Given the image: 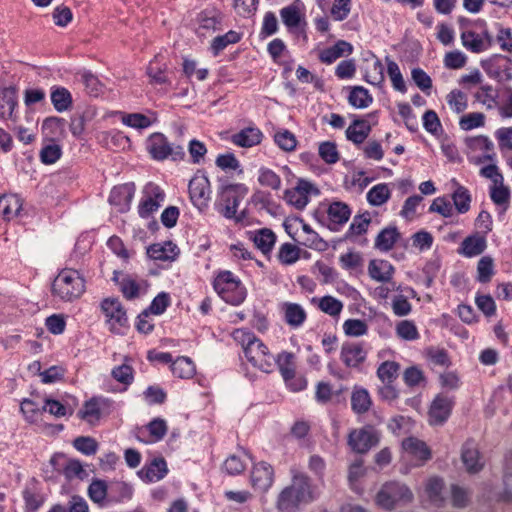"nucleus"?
Wrapping results in <instances>:
<instances>
[{
    "mask_svg": "<svg viewBox=\"0 0 512 512\" xmlns=\"http://www.w3.org/2000/svg\"><path fill=\"white\" fill-rule=\"evenodd\" d=\"M85 292V279L71 268H64L52 283V294L63 301H72Z\"/></svg>",
    "mask_w": 512,
    "mask_h": 512,
    "instance_id": "nucleus-1",
    "label": "nucleus"
},
{
    "mask_svg": "<svg viewBox=\"0 0 512 512\" xmlns=\"http://www.w3.org/2000/svg\"><path fill=\"white\" fill-rule=\"evenodd\" d=\"M248 193L246 185L241 183H222L218 188L215 209L226 219L235 216L240 201Z\"/></svg>",
    "mask_w": 512,
    "mask_h": 512,
    "instance_id": "nucleus-2",
    "label": "nucleus"
},
{
    "mask_svg": "<svg viewBox=\"0 0 512 512\" xmlns=\"http://www.w3.org/2000/svg\"><path fill=\"white\" fill-rule=\"evenodd\" d=\"M381 433L373 425L366 424L361 428H353L347 436V445L352 452L365 455L379 445Z\"/></svg>",
    "mask_w": 512,
    "mask_h": 512,
    "instance_id": "nucleus-3",
    "label": "nucleus"
},
{
    "mask_svg": "<svg viewBox=\"0 0 512 512\" xmlns=\"http://www.w3.org/2000/svg\"><path fill=\"white\" fill-rule=\"evenodd\" d=\"M121 123L130 128H148L152 125L158 124L155 113L149 112L148 114L131 113L127 114L121 111H113L104 114L96 124L99 125H116Z\"/></svg>",
    "mask_w": 512,
    "mask_h": 512,
    "instance_id": "nucleus-4",
    "label": "nucleus"
},
{
    "mask_svg": "<svg viewBox=\"0 0 512 512\" xmlns=\"http://www.w3.org/2000/svg\"><path fill=\"white\" fill-rule=\"evenodd\" d=\"M147 149L155 160H165L170 157L173 161H178L183 160L185 157L183 147L170 142L168 138L160 132H155L150 135L147 141Z\"/></svg>",
    "mask_w": 512,
    "mask_h": 512,
    "instance_id": "nucleus-5",
    "label": "nucleus"
},
{
    "mask_svg": "<svg viewBox=\"0 0 512 512\" xmlns=\"http://www.w3.org/2000/svg\"><path fill=\"white\" fill-rule=\"evenodd\" d=\"M413 493L404 484L393 481L385 483L376 495V503L386 510H392L400 501L410 502Z\"/></svg>",
    "mask_w": 512,
    "mask_h": 512,
    "instance_id": "nucleus-6",
    "label": "nucleus"
},
{
    "mask_svg": "<svg viewBox=\"0 0 512 512\" xmlns=\"http://www.w3.org/2000/svg\"><path fill=\"white\" fill-rule=\"evenodd\" d=\"M101 310L110 324V331L113 333L118 332L115 325L119 327H126L128 325V318L126 310L118 298H105L101 302Z\"/></svg>",
    "mask_w": 512,
    "mask_h": 512,
    "instance_id": "nucleus-7",
    "label": "nucleus"
},
{
    "mask_svg": "<svg viewBox=\"0 0 512 512\" xmlns=\"http://www.w3.org/2000/svg\"><path fill=\"white\" fill-rule=\"evenodd\" d=\"M454 406L453 398L438 394L432 401L428 415L431 425H443L451 415Z\"/></svg>",
    "mask_w": 512,
    "mask_h": 512,
    "instance_id": "nucleus-8",
    "label": "nucleus"
},
{
    "mask_svg": "<svg viewBox=\"0 0 512 512\" xmlns=\"http://www.w3.org/2000/svg\"><path fill=\"white\" fill-rule=\"evenodd\" d=\"M189 196L192 203L199 209L207 207L210 194V181L207 176H195L188 185Z\"/></svg>",
    "mask_w": 512,
    "mask_h": 512,
    "instance_id": "nucleus-9",
    "label": "nucleus"
},
{
    "mask_svg": "<svg viewBox=\"0 0 512 512\" xmlns=\"http://www.w3.org/2000/svg\"><path fill=\"white\" fill-rule=\"evenodd\" d=\"M290 486L295 492L296 498H300L304 505L312 503L318 497L311 478L304 473L295 474Z\"/></svg>",
    "mask_w": 512,
    "mask_h": 512,
    "instance_id": "nucleus-10",
    "label": "nucleus"
},
{
    "mask_svg": "<svg viewBox=\"0 0 512 512\" xmlns=\"http://www.w3.org/2000/svg\"><path fill=\"white\" fill-rule=\"evenodd\" d=\"M135 193L134 183H125L112 188L109 195V203L117 206L118 211L124 213L129 210Z\"/></svg>",
    "mask_w": 512,
    "mask_h": 512,
    "instance_id": "nucleus-11",
    "label": "nucleus"
},
{
    "mask_svg": "<svg viewBox=\"0 0 512 512\" xmlns=\"http://www.w3.org/2000/svg\"><path fill=\"white\" fill-rule=\"evenodd\" d=\"M367 357V351L362 342H346L342 345L340 358L346 367L358 368Z\"/></svg>",
    "mask_w": 512,
    "mask_h": 512,
    "instance_id": "nucleus-12",
    "label": "nucleus"
},
{
    "mask_svg": "<svg viewBox=\"0 0 512 512\" xmlns=\"http://www.w3.org/2000/svg\"><path fill=\"white\" fill-rule=\"evenodd\" d=\"M274 471L270 464L260 462L252 468L250 479L254 489L265 492L273 483Z\"/></svg>",
    "mask_w": 512,
    "mask_h": 512,
    "instance_id": "nucleus-13",
    "label": "nucleus"
},
{
    "mask_svg": "<svg viewBox=\"0 0 512 512\" xmlns=\"http://www.w3.org/2000/svg\"><path fill=\"white\" fill-rule=\"evenodd\" d=\"M328 218L330 224H328V229L336 232L339 230L340 226L344 225L351 216V209L348 204L342 201H334L332 202L327 210Z\"/></svg>",
    "mask_w": 512,
    "mask_h": 512,
    "instance_id": "nucleus-14",
    "label": "nucleus"
},
{
    "mask_svg": "<svg viewBox=\"0 0 512 512\" xmlns=\"http://www.w3.org/2000/svg\"><path fill=\"white\" fill-rule=\"evenodd\" d=\"M461 459L469 473L479 472L483 464L480 462V453L473 439H468L462 446Z\"/></svg>",
    "mask_w": 512,
    "mask_h": 512,
    "instance_id": "nucleus-15",
    "label": "nucleus"
},
{
    "mask_svg": "<svg viewBox=\"0 0 512 512\" xmlns=\"http://www.w3.org/2000/svg\"><path fill=\"white\" fill-rule=\"evenodd\" d=\"M304 4L301 0H294L292 4L280 10V16L284 25L289 29L298 28L302 23L305 25L304 15L301 10Z\"/></svg>",
    "mask_w": 512,
    "mask_h": 512,
    "instance_id": "nucleus-16",
    "label": "nucleus"
},
{
    "mask_svg": "<svg viewBox=\"0 0 512 512\" xmlns=\"http://www.w3.org/2000/svg\"><path fill=\"white\" fill-rule=\"evenodd\" d=\"M167 473V463L163 457L154 458L149 465H145L137 472L138 476L147 483L161 480Z\"/></svg>",
    "mask_w": 512,
    "mask_h": 512,
    "instance_id": "nucleus-17",
    "label": "nucleus"
},
{
    "mask_svg": "<svg viewBox=\"0 0 512 512\" xmlns=\"http://www.w3.org/2000/svg\"><path fill=\"white\" fill-rule=\"evenodd\" d=\"M18 104L17 88L5 87L0 90V117L14 120V110Z\"/></svg>",
    "mask_w": 512,
    "mask_h": 512,
    "instance_id": "nucleus-18",
    "label": "nucleus"
},
{
    "mask_svg": "<svg viewBox=\"0 0 512 512\" xmlns=\"http://www.w3.org/2000/svg\"><path fill=\"white\" fill-rule=\"evenodd\" d=\"M395 272L394 266L387 260L373 259L368 265L369 276L378 282H389Z\"/></svg>",
    "mask_w": 512,
    "mask_h": 512,
    "instance_id": "nucleus-19",
    "label": "nucleus"
},
{
    "mask_svg": "<svg viewBox=\"0 0 512 512\" xmlns=\"http://www.w3.org/2000/svg\"><path fill=\"white\" fill-rule=\"evenodd\" d=\"M179 252L177 245L172 241H166L164 244L155 243L147 248V255L160 261L174 260Z\"/></svg>",
    "mask_w": 512,
    "mask_h": 512,
    "instance_id": "nucleus-20",
    "label": "nucleus"
},
{
    "mask_svg": "<svg viewBox=\"0 0 512 512\" xmlns=\"http://www.w3.org/2000/svg\"><path fill=\"white\" fill-rule=\"evenodd\" d=\"M486 247L487 243L485 237L476 233L466 237L462 241L458 253L471 258L482 254Z\"/></svg>",
    "mask_w": 512,
    "mask_h": 512,
    "instance_id": "nucleus-21",
    "label": "nucleus"
},
{
    "mask_svg": "<svg viewBox=\"0 0 512 512\" xmlns=\"http://www.w3.org/2000/svg\"><path fill=\"white\" fill-rule=\"evenodd\" d=\"M50 99L54 109L59 113L70 111L73 107L72 95L65 87H51Z\"/></svg>",
    "mask_w": 512,
    "mask_h": 512,
    "instance_id": "nucleus-22",
    "label": "nucleus"
},
{
    "mask_svg": "<svg viewBox=\"0 0 512 512\" xmlns=\"http://www.w3.org/2000/svg\"><path fill=\"white\" fill-rule=\"evenodd\" d=\"M352 52L353 46L349 42L345 40H338L333 46L321 51L319 59L323 63L331 64L336 59L344 55H350Z\"/></svg>",
    "mask_w": 512,
    "mask_h": 512,
    "instance_id": "nucleus-23",
    "label": "nucleus"
},
{
    "mask_svg": "<svg viewBox=\"0 0 512 512\" xmlns=\"http://www.w3.org/2000/svg\"><path fill=\"white\" fill-rule=\"evenodd\" d=\"M301 505H304L300 498H296L291 486L285 487L277 498V509L280 512H299Z\"/></svg>",
    "mask_w": 512,
    "mask_h": 512,
    "instance_id": "nucleus-24",
    "label": "nucleus"
},
{
    "mask_svg": "<svg viewBox=\"0 0 512 512\" xmlns=\"http://www.w3.org/2000/svg\"><path fill=\"white\" fill-rule=\"evenodd\" d=\"M97 138L109 149L124 150L130 147V139L121 130L104 131Z\"/></svg>",
    "mask_w": 512,
    "mask_h": 512,
    "instance_id": "nucleus-25",
    "label": "nucleus"
},
{
    "mask_svg": "<svg viewBox=\"0 0 512 512\" xmlns=\"http://www.w3.org/2000/svg\"><path fill=\"white\" fill-rule=\"evenodd\" d=\"M107 401L108 400L93 397L85 401L83 408L77 412V416L82 420H86L91 425H94L95 422H98L101 418L100 402L104 404Z\"/></svg>",
    "mask_w": 512,
    "mask_h": 512,
    "instance_id": "nucleus-26",
    "label": "nucleus"
},
{
    "mask_svg": "<svg viewBox=\"0 0 512 512\" xmlns=\"http://www.w3.org/2000/svg\"><path fill=\"white\" fill-rule=\"evenodd\" d=\"M263 139L261 130H239L230 137L231 142L242 148L259 145Z\"/></svg>",
    "mask_w": 512,
    "mask_h": 512,
    "instance_id": "nucleus-27",
    "label": "nucleus"
},
{
    "mask_svg": "<svg viewBox=\"0 0 512 512\" xmlns=\"http://www.w3.org/2000/svg\"><path fill=\"white\" fill-rule=\"evenodd\" d=\"M250 239L264 255H267L275 245L276 235L271 229L262 228L255 233H251Z\"/></svg>",
    "mask_w": 512,
    "mask_h": 512,
    "instance_id": "nucleus-28",
    "label": "nucleus"
},
{
    "mask_svg": "<svg viewBox=\"0 0 512 512\" xmlns=\"http://www.w3.org/2000/svg\"><path fill=\"white\" fill-rule=\"evenodd\" d=\"M400 238V232L396 226H388L382 229L375 239V248L380 251H390Z\"/></svg>",
    "mask_w": 512,
    "mask_h": 512,
    "instance_id": "nucleus-29",
    "label": "nucleus"
},
{
    "mask_svg": "<svg viewBox=\"0 0 512 512\" xmlns=\"http://www.w3.org/2000/svg\"><path fill=\"white\" fill-rule=\"evenodd\" d=\"M216 292L226 303L235 306L240 305L247 295L246 288L241 282L235 283L231 287L218 288Z\"/></svg>",
    "mask_w": 512,
    "mask_h": 512,
    "instance_id": "nucleus-30",
    "label": "nucleus"
},
{
    "mask_svg": "<svg viewBox=\"0 0 512 512\" xmlns=\"http://www.w3.org/2000/svg\"><path fill=\"white\" fill-rule=\"evenodd\" d=\"M372 400L367 389L355 386L351 395V408L359 415L369 411Z\"/></svg>",
    "mask_w": 512,
    "mask_h": 512,
    "instance_id": "nucleus-31",
    "label": "nucleus"
},
{
    "mask_svg": "<svg viewBox=\"0 0 512 512\" xmlns=\"http://www.w3.org/2000/svg\"><path fill=\"white\" fill-rule=\"evenodd\" d=\"M22 209V200L15 194L0 196V213L3 218L10 220L17 216Z\"/></svg>",
    "mask_w": 512,
    "mask_h": 512,
    "instance_id": "nucleus-32",
    "label": "nucleus"
},
{
    "mask_svg": "<svg viewBox=\"0 0 512 512\" xmlns=\"http://www.w3.org/2000/svg\"><path fill=\"white\" fill-rule=\"evenodd\" d=\"M109 490L110 488L105 480L93 478L87 493L91 501L99 506H103L105 503H108Z\"/></svg>",
    "mask_w": 512,
    "mask_h": 512,
    "instance_id": "nucleus-33",
    "label": "nucleus"
},
{
    "mask_svg": "<svg viewBox=\"0 0 512 512\" xmlns=\"http://www.w3.org/2000/svg\"><path fill=\"white\" fill-rule=\"evenodd\" d=\"M294 359L295 355L287 351L281 352L275 359V364L278 366L285 383L294 380L296 374Z\"/></svg>",
    "mask_w": 512,
    "mask_h": 512,
    "instance_id": "nucleus-34",
    "label": "nucleus"
},
{
    "mask_svg": "<svg viewBox=\"0 0 512 512\" xmlns=\"http://www.w3.org/2000/svg\"><path fill=\"white\" fill-rule=\"evenodd\" d=\"M511 64V59L502 55H494L489 59L481 61V67L487 74L493 77H500L501 68L505 71L510 70Z\"/></svg>",
    "mask_w": 512,
    "mask_h": 512,
    "instance_id": "nucleus-35",
    "label": "nucleus"
},
{
    "mask_svg": "<svg viewBox=\"0 0 512 512\" xmlns=\"http://www.w3.org/2000/svg\"><path fill=\"white\" fill-rule=\"evenodd\" d=\"M62 155V149L56 139L45 137L40 151V160L46 165L54 164Z\"/></svg>",
    "mask_w": 512,
    "mask_h": 512,
    "instance_id": "nucleus-36",
    "label": "nucleus"
},
{
    "mask_svg": "<svg viewBox=\"0 0 512 512\" xmlns=\"http://www.w3.org/2000/svg\"><path fill=\"white\" fill-rule=\"evenodd\" d=\"M444 481L440 477H432L428 480L425 491L430 502L436 507H443L445 498L442 495Z\"/></svg>",
    "mask_w": 512,
    "mask_h": 512,
    "instance_id": "nucleus-37",
    "label": "nucleus"
},
{
    "mask_svg": "<svg viewBox=\"0 0 512 512\" xmlns=\"http://www.w3.org/2000/svg\"><path fill=\"white\" fill-rule=\"evenodd\" d=\"M282 309L286 323L292 327H299L306 320V312L299 304L286 302Z\"/></svg>",
    "mask_w": 512,
    "mask_h": 512,
    "instance_id": "nucleus-38",
    "label": "nucleus"
},
{
    "mask_svg": "<svg viewBox=\"0 0 512 512\" xmlns=\"http://www.w3.org/2000/svg\"><path fill=\"white\" fill-rule=\"evenodd\" d=\"M170 367L173 375L181 379H190L196 373L193 361L185 356H180L175 361H172Z\"/></svg>",
    "mask_w": 512,
    "mask_h": 512,
    "instance_id": "nucleus-39",
    "label": "nucleus"
},
{
    "mask_svg": "<svg viewBox=\"0 0 512 512\" xmlns=\"http://www.w3.org/2000/svg\"><path fill=\"white\" fill-rule=\"evenodd\" d=\"M403 448L419 458L422 461H427L431 458V450L427 444L415 437H409L403 441Z\"/></svg>",
    "mask_w": 512,
    "mask_h": 512,
    "instance_id": "nucleus-40",
    "label": "nucleus"
},
{
    "mask_svg": "<svg viewBox=\"0 0 512 512\" xmlns=\"http://www.w3.org/2000/svg\"><path fill=\"white\" fill-rule=\"evenodd\" d=\"M161 55H156L154 59L149 63L146 73L150 77L151 82L154 84H166L168 78L165 75L168 67L166 63H161Z\"/></svg>",
    "mask_w": 512,
    "mask_h": 512,
    "instance_id": "nucleus-41",
    "label": "nucleus"
},
{
    "mask_svg": "<svg viewBox=\"0 0 512 512\" xmlns=\"http://www.w3.org/2000/svg\"><path fill=\"white\" fill-rule=\"evenodd\" d=\"M133 495L132 487L123 481L112 483L109 490L108 503H119L125 499H131Z\"/></svg>",
    "mask_w": 512,
    "mask_h": 512,
    "instance_id": "nucleus-42",
    "label": "nucleus"
},
{
    "mask_svg": "<svg viewBox=\"0 0 512 512\" xmlns=\"http://www.w3.org/2000/svg\"><path fill=\"white\" fill-rule=\"evenodd\" d=\"M370 223L371 218L369 212H365L364 214L361 215H356L344 236V240H350L354 235L365 234L368 230Z\"/></svg>",
    "mask_w": 512,
    "mask_h": 512,
    "instance_id": "nucleus-43",
    "label": "nucleus"
},
{
    "mask_svg": "<svg viewBox=\"0 0 512 512\" xmlns=\"http://www.w3.org/2000/svg\"><path fill=\"white\" fill-rule=\"evenodd\" d=\"M199 29L220 30L222 17L216 10H205L198 15Z\"/></svg>",
    "mask_w": 512,
    "mask_h": 512,
    "instance_id": "nucleus-44",
    "label": "nucleus"
},
{
    "mask_svg": "<svg viewBox=\"0 0 512 512\" xmlns=\"http://www.w3.org/2000/svg\"><path fill=\"white\" fill-rule=\"evenodd\" d=\"M391 197V192L386 183L377 184L367 193V201L372 206H381Z\"/></svg>",
    "mask_w": 512,
    "mask_h": 512,
    "instance_id": "nucleus-45",
    "label": "nucleus"
},
{
    "mask_svg": "<svg viewBox=\"0 0 512 512\" xmlns=\"http://www.w3.org/2000/svg\"><path fill=\"white\" fill-rule=\"evenodd\" d=\"M452 200L458 213L464 214L469 211L471 195L464 186L457 184V188L452 194Z\"/></svg>",
    "mask_w": 512,
    "mask_h": 512,
    "instance_id": "nucleus-46",
    "label": "nucleus"
},
{
    "mask_svg": "<svg viewBox=\"0 0 512 512\" xmlns=\"http://www.w3.org/2000/svg\"><path fill=\"white\" fill-rule=\"evenodd\" d=\"M400 364L395 361H384L377 369V376L383 383H393L398 378Z\"/></svg>",
    "mask_w": 512,
    "mask_h": 512,
    "instance_id": "nucleus-47",
    "label": "nucleus"
},
{
    "mask_svg": "<svg viewBox=\"0 0 512 512\" xmlns=\"http://www.w3.org/2000/svg\"><path fill=\"white\" fill-rule=\"evenodd\" d=\"M463 46L473 53H481L487 50L482 36L474 31H465L461 34Z\"/></svg>",
    "mask_w": 512,
    "mask_h": 512,
    "instance_id": "nucleus-48",
    "label": "nucleus"
},
{
    "mask_svg": "<svg viewBox=\"0 0 512 512\" xmlns=\"http://www.w3.org/2000/svg\"><path fill=\"white\" fill-rule=\"evenodd\" d=\"M275 144L285 152H292L297 147V139L290 130H278L274 136Z\"/></svg>",
    "mask_w": 512,
    "mask_h": 512,
    "instance_id": "nucleus-49",
    "label": "nucleus"
},
{
    "mask_svg": "<svg viewBox=\"0 0 512 512\" xmlns=\"http://www.w3.org/2000/svg\"><path fill=\"white\" fill-rule=\"evenodd\" d=\"M170 306V295L167 292H160L151 302L149 307L143 310L144 316L150 314L161 315Z\"/></svg>",
    "mask_w": 512,
    "mask_h": 512,
    "instance_id": "nucleus-50",
    "label": "nucleus"
},
{
    "mask_svg": "<svg viewBox=\"0 0 512 512\" xmlns=\"http://www.w3.org/2000/svg\"><path fill=\"white\" fill-rule=\"evenodd\" d=\"M241 39L240 34L230 30L224 35L217 36L213 39L211 44V50L214 55H218L224 50L229 44H235Z\"/></svg>",
    "mask_w": 512,
    "mask_h": 512,
    "instance_id": "nucleus-51",
    "label": "nucleus"
},
{
    "mask_svg": "<svg viewBox=\"0 0 512 512\" xmlns=\"http://www.w3.org/2000/svg\"><path fill=\"white\" fill-rule=\"evenodd\" d=\"M348 100L354 107L365 108L372 102V97L367 89L356 86L351 90Z\"/></svg>",
    "mask_w": 512,
    "mask_h": 512,
    "instance_id": "nucleus-52",
    "label": "nucleus"
},
{
    "mask_svg": "<svg viewBox=\"0 0 512 512\" xmlns=\"http://www.w3.org/2000/svg\"><path fill=\"white\" fill-rule=\"evenodd\" d=\"M319 156L327 164H335L340 159V154L334 142L325 141L320 143L318 149Z\"/></svg>",
    "mask_w": 512,
    "mask_h": 512,
    "instance_id": "nucleus-53",
    "label": "nucleus"
},
{
    "mask_svg": "<svg viewBox=\"0 0 512 512\" xmlns=\"http://www.w3.org/2000/svg\"><path fill=\"white\" fill-rule=\"evenodd\" d=\"M387 73L391 79L392 85L395 90L400 91L402 93L406 92V84L403 79V76L400 72L399 66L393 60H389L387 58Z\"/></svg>",
    "mask_w": 512,
    "mask_h": 512,
    "instance_id": "nucleus-54",
    "label": "nucleus"
},
{
    "mask_svg": "<svg viewBox=\"0 0 512 512\" xmlns=\"http://www.w3.org/2000/svg\"><path fill=\"white\" fill-rule=\"evenodd\" d=\"M477 280L480 283H488L494 274V263L490 256L482 257L477 264Z\"/></svg>",
    "mask_w": 512,
    "mask_h": 512,
    "instance_id": "nucleus-55",
    "label": "nucleus"
},
{
    "mask_svg": "<svg viewBox=\"0 0 512 512\" xmlns=\"http://www.w3.org/2000/svg\"><path fill=\"white\" fill-rule=\"evenodd\" d=\"M300 257V249L291 243H284L281 245L278 253V258L281 263L291 265L295 263Z\"/></svg>",
    "mask_w": 512,
    "mask_h": 512,
    "instance_id": "nucleus-56",
    "label": "nucleus"
},
{
    "mask_svg": "<svg viewBox=\"0 0 512 512\" xmlns=\"http://www.w3.org/2000/svg\"><path fill=\"white\" fill-rule=\"evenodd\" d=\"M73 446L85 455H94L98 450V442L90 436H79L73 440Z\"/></svg>",
    "mask_w": 512,
    "mask_h": 512,
    "instance_id": "nucleus-57",
    "label": "nucleus"
},
{
    "mask_svg": "<svg viewBox=\"0 0 512 512\" xmlns=\"http://www.w3.org/2000/svg\"><path fill=\"white\" fill-rule=\"evenodd\" d=\"M490 197L496 205H505L504 209L506 210L510 199V190L503 182L494 184L490 189Z\"/></svg>",
    "mask_w": 512,
    "mask_h": 512,
    "instance_id": "nucleus-58",
    "label": "nucleus"
},
{
    "mask_svg": "<svg viewBox=\"0 0 512 512\" xmlns=\"http://www.w3.org/2000/svg\"><path fill=\"white\" fill-rule=\"evenodd\" d=\"M153 442L162 440L167 434V424L162 418H154L146 425Z\"/></svg>",
    "mask_w": 512,
    "mask_h": 512,
    "instance_id": "nucleus-59",
    "label": "nucleus"
},
{
    "mask_svg": "<svg viewBox=\"0 0 512 512\" xmlns=\"http://www.w3.org/2000/svg\"><path fill=\"white\" fill-rule=\"evenodd\" d=\"M343 329L347 336L359 337L367 333L368 325L364 320L348 319L344 322Z\"/></svg>",
    "mask_w": 512,
    "mask_h": 512,
    "instance_id": "nucleus-60",
    "label": "nucleus"
},
{
    "mask_svg": "<svg viewBox=\"0 0 512 512\" xmlns=\"http://www.w3.org/2000/svg\"><path fill=\"white\" fill-rule=\"evenodd\" d=\"M215 163L222 170H238L239 174L243 173L239 160L231 152L218 155Z\"/></svg>",
    "mask_w": 512,
    "mask_h": 512,
    "instance_id": "nucleus-61",
    "label": "nucleus"
},
{
    "mask_svg": "<svg viewBox=\"0 0 512 512\" xmlns=\"http://www.w3.org/2000/svg\"><path fill=\"white\" fill-rule=\"evenodd\" d=\"M234 338L242 345L245 356H250L253 352V344L257 342V337L252 332L237 330L234 332Z\"/></svg>",
    "mask_w": 512,
    "mask_h": 512,
    "instance_id": "nucleus-62",
    "label": "nucleus"
},
{
    "mask_svg": "<svg viewBox=\"0 0 512 512\" xmlns=\"http://www.w3.org/2000/svg\"><path fill=\"white\" fill-rule=\"evenodd\" d=\"M319 308L330 316H338L343 309V304L332 296H324L320 299Z\"/></svg>",
    "mask_w": 512,
    "mask_h": 512,
    "instance_id": "nucleus-63",
    "label": "nucleus"
},
{
    "mask_svg": "<svg viewBox=\"0 0 512 512\" xmlns=\"http://www.w3.org/2000/svg\"><path fill=\"white\" fill-rule=\"evenodd\" d=\"M504 491L501 499L505 502L512 501V450L509 452L507 457V468L504 475Z\"/></svg>",
    "mask_w": 512,
    "mask_h": 512,
    "instance_id": "nucleus-64",
    "label": "nucleus"
}]
</instances>
